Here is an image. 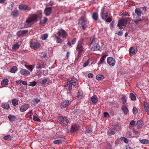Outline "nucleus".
<instances>
[{
    "label": "nucleus",
    "mask_w": 149,
    "mask_h": 149,
    "mask_svg": "<svg viewBox=\"0 0 149 149\" xmlns=\"http://www.w3.org/2000/svg\"><path fill=\"white\" fill-rule=\"evenodd\" d=\"M38 16L36 14H31L26 18V21L24 23L25 28H28L29 25L37 22L38 20Z\"/></svg>",
    "instance_id": "obj_1"
},
{
    "label": "nucleus",
    "mask_w": 149,
    "mask_h": 149,
    "mask_svg": "<svg viewBox=\"0 0 149 149\" xmlns=\"http://www.w3.org/2000/svg\"><path fill=\"white\" fill-rule=\"evenodd\" d=\"M100 15L101 18L102 19L105 20L106 22H110L112 21V17L109 16L108 18L107 17L108 16V13L103 8L102 9L101 13H100Z\"/></svg>",
    "instance_id": "obj_2"
},
{
    "label": "nucleus",
    "mask_w": 149,
    "mask_h": 149,
    "mask_svg": "<svg viewBox=\"0 0 149 149\" xmlns=\"http://www.w3.org/2000/svg\"><path fill=\"white\" fill-rule=\"evenodd\" d=\"M129 19L128 18H123L120 19L118 21V26L119 27V29H123V26H126L127 24Z\"/></svg>",
    "instance_id": "obj_3"
},
{
    "label": "nucleus",
    "mask_w": 149,
    "mask_h": 149,
    "mask_svg": "<svg viewBox=\"0 0 149 149\" xmlns=\"http://www.w3.org/2000/svg\"><path fill=\"white\" fill-rule=\"evenodd\" d=\"M19 9L21 10L29 11L31 10V8L27 5L20 4L18 6Z\"/></svg>",
    "instance_id": "obj_4"
},
{
    "label": "nucleus",
    "mask_w": 149,
    "mask_h": 149,
    "mask_svg": "<svg viewBox=\"0 0 149 149\" xmlns=\"http://www.w3.org/2000/svg\"><path fill=\"white\" fill-rule=\"evenodd\" d=\"M57 33L59 36L63 38H66L67 37V33L63 29L59 30Z\"/></svg>",
    "instance_id": "obj_5"
},
{
    "label": "nucleus",
    "mask_w": 149,
    "mask_h": 149,
    "mask_svg": "<svg viewBox=\"0 0 149 149\" xmlns=\"http://www.w3.org/2000/svg\"><path fill=\"white\" fill-rule=\"evenodd\" d=\"M79 22L81 25V27L83 29H85L86 27V20L84 17L80 18L79 19Z\"/></svg>",
    "instance_id": "obj_6"
},
{
    "label": "nucleus",
    "mask_w": 149,
    "mask_h": 149,
    "mask_svg": "<svg viewBox=\"0 0 149 149\" xmlns=\"http://www.w3.org/2000/svg\"><path fill=\"white\" fill-rule=\"evenodd\" d=\"M76 48L78 51L80 52H82L83 51L84 48L83 45V40H82L78 42Z\"/></svg>",
    "instance_id": "obj_7"
},
{
    "label": "nucleus",
    "mask_w": 149,
    "mask_h": 149,
    "mask_svg": "<svg viewBox=\"0 0 149 149\" xmlns=\"http://www.w3.org/2000/svg\"><path fill=\"white\" fill-rule=\"evenodd\" d=\"M59 120L64 125H67L69 123V120L65 117L60 116L58 117Z\"/></svg>",
    "instance_id": "obj_8"
},
{
    "label": "nucleus",
    "mask_w": 149,
    "mask_h": 149,
    "mask_svg": "<svg viewBox=\"0 0 149 149\" xmlns=\"http://www.w3.org/2000/svg\"><path fill=\"white\" fill-rule=\"evenodd\" d=\"M31 47L34 49H36L40 47V45L38 42H31L30 44Z\"/></svg>",
    "instance_id": "obj_9"
},
{
    "label": "nucleus",
    "mask_w": 149,
    "mask_h": 149,
    "mask_svg": "<svg viewBox=\"0 0 149 149\" xmlns=\"http://www.w3.org/2000/svg\"><path fill=\"white\" fill-rule=\"evenodd\" d=\"M107 60V63L110 66H113L115 65L116 63L115 60L112 57H108Z\"/></svg>",
    "instance_id": "obj_10"
},
{
    "label": "nucleus",
    "mask_w": 149,
    "mask_h": 149,
    "mask_svg": "<svg viewBox=\"0 0 149 149\" xmlns=\"http://www.w3.org/2000/svg\"><path fill=\"white\" fill-rule=\"evenodd\" d=\"M143 125V121L141 120H139L137 122L135 126L137 129H139L142 127Z\"/></svg>",
    "instance_id": "obj_11"
},
{
    "label": "nucleus",
    "mask_w": 149,
    "mask_h": 149,
    "mask_svg": "<svg viewBox=\"0 0 149 149\" xmlns=\"http://www.w3.org/2000/svg\"><path fill=\"white\" fill-rule=\"evenodd\" d=\"M73 85L71 81L70 80L68 81L67 82L65 87L66 89L70 91L72 89V86Z\"/></svg>",
    "instance_id": "obj_12"
},
{
    "label": "nucleus",
    "mask_w": 149,
    "mask_h": 149,
    "mask_svg": "<svg viewBox=\"0 0 149 149\" xmlns=\"http://www.w3.org/2000/svg\"><path fill=\"white\" fill-rule=\"evenodd\" d=\"M44 65V63L42 61L39 60L38 61L36 67L38 69L41 68L43 67Z\"/></svg>",
    "instance_id": "obj_13"
},
{
    "label": "nucleus",
    "mask_w": 149,
    "mask_h": 149,
    "mask_svg": "<svg viewBox=\"0 0 149 149\" xmlns=\"http://www.w3.org/2000/svg\"><path fill=\"white\" fill-rule=\"evenodd\" d=\"M69 101L68 100H64L63 101L60 105L61 108H64L68 106L69 103Z\"/></svg>",
    "instance_id": "obj_14"
},
{
    "label": "nucleus",
    "mask_w": 149,
    "mask_h": 149,
    "mask_svg": "<svg viewBox=\"0 0 149 149\" xmlns=\"http://www.w3.org/2000/svg\"><path fill=\"white\" fill-rule=\"evenodd\" d=\"M20 73L24 75H29L30 74V72L25 69H22L21 70Z\"/></svg>",
    "instance_id": "obj_15"
},
{
    "label": "nucleus",
    "mask_w": 149,
    "mask_h": 149,
    "mask_svg": "<svg viewBox=\"0 0 149 149\" xmlns=\"http://www.w3.org/2000/svg\"><path fill=\"white\" fill-rule=\"evenodd\" d=\"M18 10L17 9H15L11 13V15L13 17H16L19 14Z\"/></svg>",
    "instance_id": "obj_16"
},
{
    "label": "nucleus",
    "mask_w": 149,
    "mask_h": 149,
    "mask_svg": "<svg viewBox=\"0 0 149 149\" xmlns=\"http://www.w3.org/2000/svg\"><path fill=\"white\" fill-rule=\"evenodd\" d=\"M52 8L51 7H47L45 10L44 13L46 16L49 15L51 13Z\"/></svg>",
    "instance_id": "obj_17"
},
{
    "label": "nucleus",
    "mask_w": 149,
    "mask_h": 149,
    "mask_svg": "<svg viewBox=\"0 0 149 149\" xmlns=\"http://www.w3.org/2000/svg\"><path fill=\"white\" fill-rule=\"evenodd\" d=\"M29 105L28 104H24L22 105L20 109V111L21 112H24L26 111L29 108Z\"/></svg>",
    "instance_id": "obj_18"
},
{
    "label": "nucleus",
    "mask_w": 149,
    "mask_h": 149,
    "mask_svg": "<svg viewBox=\"0 0 149 149\" xmlns=\"http://www.w3.org/2000/svg\"><path fill=\"white\" fill-rule=\"evenodd\" d=\"M28 31L26 30H20L17 32V34L18 36H20L26 33Z\"/></svg>",
    "instance_id": "obj_19"
},
{
    "label": "nucleus",
    "mask_w": 149,
    "mask_h": 149,
    "mask_svg": "<svg viewBox=\"0 0 149 149\" xmlns=\"http://www.w3.org/2000/svg\"><path fill=\"white\" fill-rule=\"evenodd\" d=\"M135 12L138 17L141 16L142 12L141 9L140 8H136L135 10Z\"/></svg>",
    "instance_id": "obj_20"
},
{
    "label": "nucleus",
    "mask_w": 149,
    "mask_h": 149,
    "mask_svg": "<svg viewBox=\"0 0 149 149\" xmlns=\"http://www.w3.org/2000/svg\"><path fill=\"white\" fill-rule=\"evenodd\" d=\"M78 129V127L76 124H73L72 125L71 128V131L72 132H74Z\"/></svg>",
    "instance_id": "obj_21"
},
{
    "label": "nucleus",
    "mask_w": 149,
    "mask_h": 149,
    "mask_svg": "<svg viewBox=\"0 0 149 149\" xmlns=\"http://www.w3.org/2000/svg\"><path fill=\"white\" fill-rule=\"evenodd\" d=\"M144 109L146 111L147 114L149 115V105L147 102H144Z\"/></svg>",
    "instance_id": "obj_22"
},
{
    "label": "nucleus",
    "mask_w": 149,
    "mask_h": 149,
    "mask_svg": "<svg viewBox=\"0 0 149 149\" xmlns=\"http://www.w3.org/2000/svg\"><path fill=\"white\" fill-rule=\"evenodd\" d=\"M122 109L124 112V114L126 115L128 113L129 110L126 106H123L122 107Z\"/></svg>",
    "instance_id": "obj_23"
},
{
    "label": "nucleus",
    "mask_w": 149,
    "mask_h": 149,
    "mask_svg": "<svg viewBox=\"0 0 149 149\" xmlns=\"http://www.w3.org/2000/svg\"><path fill=\"white\" fill-rule=\"evenodd\" d=\"M9 81L7 79H4L1 82V85L2 86H4L7 85L8 84Z\"/></svg>",
    "instance_id": "obj_24"
},
{
    "label": "nucleus",
    "mask_w": 149,
    "mask_h": 149,
    "mask_svg": "<svg viewBox=\"0 0 149 149\" xmlns=\"http://www.w3.org/2000/svg\"><path fill=\"white\" fill-rule=\"evenodd\" d=\"M83 93L82 91H79L78 92L77 96V99L79 100L81 99L83 97Z\"/></svg>",
    "instance_id": "obj_25"
},
{
    "label": "nucleus",
    "mask_w": 149,
    "mask_h": 149,
    "mask_svg": "<svg viewBox=\"0 0 149 149\" xmlns=\"http://www.w3.org/2000/svg\"><path fill=\"white\" fill-rule=\"evenodd\" d=\"M1 106L3 108L6 109H9L10 108L9 104L7 103H3L1 105Z\"/></svg>",
    "instance_id": "obj_26"
},
{
    "label": "nucleus",
    "mask_w": 149,
    "mask_h": 149,
    "mask_svg": "<svg viewBox=\"0 0 149 149\" xmlns=\"http://www.w3.org/2000/svg\"><path fill=\"white\" fill-rule=\"evenodd\" d=\"M71 81L73 86H76L78 84L76 78L74 77H73L72 78Z\"/></svg>",
    "instance_id": "obj_27"
},
{
    "label": "nucleus",
    "mask_w": 149,
    "mask_h": 149,
    "mask_svg": "<svg viewBox=\"0 0 149 149\" xmlns=\"http://www.w3.org/2000/svg\"><path fill=\"white\" fill-rule=\"evenodd\" d=\"M107 56V55H103L101 58H100L99 62L98 63V64H101L103 63L104 61L105 58L106 56Z\"/></svg>",
    "instance_id": "obj_28"
},
{
    "label": "nucleus",
    "mask_w": 149,
    "mask_h": 149,
    "mask_svg": "<svg viewBox=\"0 0 149 149\" xmlns=\"http://www.w3.org/2000/svg\"><path fill=\"white\" fill-rule=\"evenodd\" d=\"M100 49V47L98 43H96L94 44V50H99Z\"/></svg>",
    "instance_id": "obj_29"
},
{
    "label": "nucleus",
    "mask_w": 149,
    "mask_h": 149,
    "mask_svg": "<svg viewBox=\"0 0 149 149\" xmlns=\"http://www.w3.org/2000/svg\"><path fill=\"white\" fill-rule=\"evenodd\" d=\"M143 19L139 18L138 19H134L133 21L136 24H139L141 22L143 21Z\"/></svg>",
    "instance_id": "obj_30"
},
{
    "label": "nucleus",
    "mask_w": 149,
    "mask_h": 149,
    "mask_svg": "<svg viewBox=\"0 0 149 149\" xmlns=\"http://www.w3.org/2000/svg\"><path fill=\"white\" fill-rule=\"evenodd\" d=\"M8 118L11 121H14L16 119V117L14 116L9 115L8 116Z\"/></svg>",
    "instance_id": "obj_31"
},
{
    "label": "nucleus",
    "mask_w": 149,
    "mask_h": 149,
    "mask_svg": "<svg viewBox=\"0 0 149 149\" xmlns=\"http://www.w3.org/2000/svg\"><path fill=\"white\" fill-rule=\"evenodd\" d=\"M129 52L130 55H133L135 54V49L133 47H131L129 50Z\"/></svg>",
    "instance_id": "obj_32"
},
{
    "label": "nucleus",
    "mask_w": 149,
    "mask_h": 149,
    "mask_svg": "<svg viewBox=\"0 0 149 149\" xmlns=\"http://www.w3.org/2000/svg\"><path fill=\"white\" fill-rule=\"evenodd\" d=\"M3 139L5 140L9 141H11L12 139L11 136L10 135H8L4 136L3 137Z\"/></svg>",
    "instance_id": "obj_33"
},
{
    "label": "nucleus",
    "mask_w": 149,
    "mask_h": 149,
    "mask_svg": "<svg viewBox=\"0 0 149 149\" xmlns=\"http://www.w3.org/2000/svg\"><path fill=\"white\" fill-rule=\"evenodd\" d=\"M104 78V76L102 74H98L96 76V79L98 80H100Z\"/></svg>",
    "instance_id": "obj_34"
},
{
    "label": "nucleus",
    "mask_w": 149,
    "mask_h": 149,
    "mask_svg": "<svg viewBox=\"0 0 149 149\" xmlns=\"http://www.w3.org/2000/svg\"><path fill=\"white\" fill-rule=\"evenodd\" d=\"M17 70V68L16 66H13L10 70V72L11 73H15V72Z\"/></svg>",
    "instance_id": "obj_35"
},
{
    "label": "nucleus",
    "mask_w": 149,
    "mask_h": 149,
    "mask_svg": "<svg viewBox=\"0 0 149 149\" xmlns=\"http://www.w3.org/2000/svg\"><path fill=\"white\" fill-rule=\"evenodd\" d=\"M20 45L18 43L14 44L13 45L12 48L13 49H17L19 48Z\"/></svg>",
    "instance_id": "obj_36"
},
{
    "label": "nucleus",
    "mask_w": 149,
    "mask_h": 149,
    "mask_svg": "<svg viewBox=\"0 0 149 149\" xmlns=\"http://www.w3.org/2000/svg\"><path fill=\"white\" fill-rule=\"evenodd\" d=\"M140 141L143 144H149V140L146 139H142L140 140Z\"/></svg>",
    "instance_id": "obj_37"
},
{
    "label": "nucleus",
    "mask_w": 149,
    "mask_h": 149,
    "mask_svg": "<svg viewBox=\"0 0 149 149\" xmlns=\"http://www.w3.org/2000/svg\"><path fill=\"white\" fill-rule=\"evenodd\" d=\"M92 133V128H88L87 131V132L86 133V134L88 136L92 135L91 134Z\"/></svg>",
    "instance_id": "obj_38"
},
{
    "label": "nucleus",
    "mask_w": 149,
    "mask_h": 149,
    "mask_svg": "<svg viewBox=\"0 0 149 149\" xmlns=\"http://www.w3.org/2000/svg\"><path fill=\"white\" fill-rule=\"evenodd\" d=\"M130 97L132 100H136V97L132 93L130 94Z\"/></svg>",
    "instance_id": "obj_39"
},
{
    "label": "nucleus",
    "mask_w": 149,
    "mask_h": 149,
    "mask_svg": "<svg viewBox=\"0 0 149 149\" xmlns=\"http://www.w3.org/2000/svg\"><path fill=\"white\" fill-rule=\"evenodd\" d=\"M12 103L13 106H16L18 104V100L16 99H13L12 100Z\"/></svg>",
    "instance_id": "obj_40"
},
{
    "label": "nucleus",
    "mask_w": 149,
    "mask_h": 149,
    "mask_svg": "<svg viewBox=\"0 0 149 149\" xmlns=\"http://www.w3.org/2000/svg\"><path fill=\"white\" fill-rule=\"evenodd\" d=\"M48 37V35L47 34L42 35L40 38L43 40H46Z\"/></svg>",
    "instance_id": "obj_41"
},
{
    "label": "nucleus",
    "mask_w": 149,
    "mask_h": 149,
    "mask_svg": "<svg viewBox=\"0 0 149 149\" xmlns=\"http://www.w3.org/2000/svg\"><path fill=\"white\" fill-rule=\"evenodd\" d=\"M53 143L55 144H61L62 143V141L60 140H55L54 141Z\"/></svg>",
    "instance_id": "obj_42"
},
{
    "label": "nucleus",
    "mask_w": 149,
    "mask_h": 149,
    "mask_svg": "<svg viewBox=\"0 0 149 149\" xmlns=\"http://www.w3.org/2000/svg\"><path fill=\"white\" fill-rule=\"evenodd\" d=\"M33 114V112L32 110L31 111L29 112L26 114L27 117L29 118H32V116Z\"/></svg>",
    "instance_id": "obj_43"
},
{
    "label": "nucleus",
    "mask_w": 149,
    "mask_h": 149,
    "mask_svg": "<svg viewBox=\"0 0 149 149\" xmlns=\"http://www.w3.org/2000/svg\"><path fill=\"white\" fill-rule=\"evenodd\" d=\"M35 65H29L28 68H29L30 71L31 72L32 71L33 69L35 67Z\"/></svg>",
    "instance_id": "obj_44"
},
{
    "label": "nucleus",
    "mask_w": 149,
    "mask_h": 149,
    "mask_svg": "<svg viewBox=\"0 0 149 149\" xmlns=\"http://www.w3.org/2000/svg\"><path fill=\"white\" fill-rule=\"evenodd\" d=\"M133 112L134 114H136L138 113V109L136 107H134L133 109Z\"/></svg>",
    "instance_id": "obj_45"
},
{
    "label": "nucleus",
    "mask_w": 149,
    "mask_h": 149,
    "mask_svg": "<svg viewBox=\"0 0 149 149\" xmlns=\"http://www.w3.org/2000/svg\"><path fill=\"white\" fill-rule=\"evenodd\" d=\"M135 123L136 122L135 121L132 120L131 121L129 125L131 127H133L134 126Z\"/></svg>",
    "instance_id": "obj_46"
},
{
    "label": "nucleus",
    "mask_w": 149,
    "mask_h": 149,
    "mask_svg": "<svg viewBox=\"0 0 149 149\" xmlns=\"http://www.w3.org/2000/svg\"><path fill=\"white\" fill-rule=\"evenodd\" d=\"M30 84L28 85L29 86H34L36 85L37 83L35 81L30 82Z\"/></svg>",
    "instance_id": "obj_47"
},
{
    "label": "nucleus",
    "mask_w": 149,
    "mask_h": 149,
    "mask_svg": "<svg viewBox=\"0 0 149 149\" xmlns=\"http://www.w3.org/2000/svg\"><path fill=\"white\" fill-rule=\"evenodd\" d=\"M33 119L34 121L38 122H40L41 121L40 118L36 116H33Z\"/></svg>",
    "instance_id": "obj_48"
},
{
    "label": "nucleus",
    "mask_w": 149,
    "mask_h": 149,
    "mask_svg": "<svg viewBox=\"0 0 149 149\" xmlns=\"http://www.w3.org/2000/svg\"><path fill=\"white\" fill-rule=\"evenodd\" d=\"M98 19V14L96 13H94V20H97Z\"/></svg>",
    "instance_id": "obj_49"
},
{
    "label": "nucleus",
    "mask_w": 149,
    "mask_h": 149,
    "mask_svg": "<svg viewBox=\"0 0 149 149\" xmlns=\"http://www.w3.org/2000/svg\"><path fill=\"white\" fill-rule=\"evenodd\" d=\"M55 36L57 42L58 43H61L62 41V39L59 37H57L56 35H55Z\"/></svg>",
    "instance_id": "obj_50"
},
{
    "label": "nucleus",
    "mask_w": 149,
    "mask_h": 149,
    "mask_svg": "<svg viewBox=\"0 0 149 149\" xmlns=\"http://www.w3.org/2000/svg\"><path fill=\"white\" fill-rule=\"evenodd\" d=\"M115 132L113 131H108L107 132V134L109 136H111L115 134Z\"/></svg>",
    "instance_id": "obj_51"
},
{
    "label": "nucleus",
    "mask_w": 149,
    "mask_h": 149,
    "mask_svg": "<svg viewBox=\"0 0 149 149\" xmlns=\"http://www.w3.org/2000/svg\"><path fill=\"white\" fill-rule=\"evenodd\" d=\"M40 102V99H37V98H35L33 100V102L35 103L36 104H38Z\"/></svg>",
    "instance_id": "obj_52"
},
{
    "label": "nucleus",
    "mask_w": 149,
    "mask_h": 149,
    "mask_svg": "<svg viewBox=\"0 0 149 149\" xmlns=\"http://www.w3.org/2000/svg\"><path fill=\"white\" fill-rule=\"evenodd\" d=\"M113 147L112 145L110 143L108 144V145L107 147V149H113Z\"/></svg>",
    "instance_id": "obj_53"
},
{
    "label": "nucleus",
    "mask_w": 149,
    "mask_h": 149,
    "mask_svg": "<svg viewBox=\"0 0 149 149\" xmlns=\"http://www.w3.org/2000/svg\"><path fill=\"white\" fill-rule=\"evenodd\" d=\"M98 101V99L96 95H94V104L96 103Z\"/></svg>",
    "instance_id": "obj_54"
},
{
    "label": "nucleus",
    "mask_w": 149,
    "mask_h": 149,
    "mask_svg": "<svg viewBox=\"0 0 149 149\" xmlns=\"http://www.w3.org/2000/svg\"><path fill=\"white\" fill-rule=\"evenodd\" d=\"M47 19L46 17H44V19L43 21H42V24H44L47 21Z\"/></svg>",
    "instance_id": "obj_55"
},
{
    "label": "nucleus",
    "mask_w": 149,
    "mask_h": 149,
    "mask_svg": "<svg viewBox=\"0 0 149 149\" xmlns=\"http://www.w3.org/2000/svg\"><path fill=\"white\" fill-rule=\"evenodd\" d=\"M123 30L120 31L117 34L120 36H121L123 35Z\"/></svg>",
    "instance_id": "obj_56"
},
{
    "label": "nucleus",
    "mask_w": 149,
    "mask_h": 149,
    "mask_svg": "<svg viewBox=\"0 0 149 149\" xmlns=\"http://www.w3.org/2000/svg\"><path fill=\"white\" fill-rule=\"evenodd\" d=\"M116 25V24L114 21H112L111 24V25L112 27L114 28Z\"/></svg>",
    "instance_id": "obj_57"
},
{
    "label": "nucleus",
    "mask_w": 149,
    "mask_h": 149,
    "mask_svg": "<svg viewBox=\"0 0 149 149\" xmlns=\"http://www.w3.org/2000/svg\"><path fill=\"white\" fill-rule=\"evenodd\" d=\"M88 64L89 62L88 61H86L84 63L83 65V67H84L87 66L88 65Z\"/></svg>",
    "instance_id": "obj_58"
},
{
    "label": "nucleus",
    "mask_w": 149,
    "mask_h": 149,
    "mask_svg": "<svg viewBox=\"0 0 149 149\" xmlns=\"http://www.w3.org/2000/svg\"><path fill=\"white\" fill-rule=\"evenodd\" d=\"M47 79H44L42 80L41 83L42 85H43L47 81Z\"/></svg>",
    "instance_id": "obj_59"
},
{
    "label": "nucleus",
    "mask_w": 149,
    "mask_h": 149,
    "mask_svg": "<svg viewBox=\"0 0 149 149\" xmlns=\"http://www.w3.org/2000/svg\"><path fill=\"white\" fill-rule=\"evenodd\" d=\"M88 77L89 78H92L93 77V74L91 73L88 74Z\"/></svg>",
    "instance_id": "obj_60"
},
{
    "label": "nucleus",
    "mask_w": 149,
    "mask_h": 149,
    "mask_svg": "<svg viewBox=\"0 0 149 149\" xmlns=\"http://www.w3.org/2000/svg\"><path fill=\"white\" fill-rule=\"evenodd\" d=\"M79 111L78 110L76 109L74 111V114L77 115L78 113H79Z\"/></svg>",
    "instance_id": "obj_61"
},
{
    "label": "nucleus",
    "mask_w": 149,
    "mask_h": 149,
    "mask_svg": "<svg viewBox=\"0 0 149 149\" xmlns=\"http://www.w3.org/2000/svg\"><path fill=\"white\" fill-rule=\"evenodd\" d=\"M76 38H74L73 39H72V44H74L76 41Z\"/></svg>",
    "instance_id": "obj_62"
},
{
    "label": "nucleus",
    "mask_w": 149,
    "mask_h": 149,
    "mask_svg": "<svg viewBox=\"0 0 149 149\" xmlns=\"http://www.w3.org/2000/svg\"><path fill=\"white\" fill-rule=\"evenodd\" d=\"M104 117H106L107 116H109V114L108 113L106 112L104 113Z\"/></svg>",
    "instance_id": "obj_63"
},
{
    "label": "nucleus",
    "mask_w": 149,
    "mask_h": 149,
    "mask_svg": "<svg viewBox=\"0 0 149 149\" xmlns=\"http://www.w3.org/2000/svg\"><path fill=\"white\" fill-rule=\"evenodd\" d=\"M123 140L126 143H128V139L125 137H123Z\"/></svg>",
    "instance_id": "obj_64"
}]
</instances>
